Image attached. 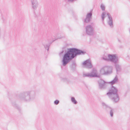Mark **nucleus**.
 Instances as JSON below:
<instances>
[{
  "instance_id": "b1692460",
  "label": "nucleus",
  "mask_w": 130,
  "mask_h": 130,
  "mask_svg": "<svg viewBox=\"0 0 130 130\" xmlns=\"http://www.w3.org/2000/svg\"><path fill=\"white\" fill-rule=\"evenodd\" d=\"M57 37L56 38H55L56 40L57 39H60L63 37V36H62L61 37H59V35H58L57 36Z\"/></svg>"
},
{
  "instance_id": "dca6fc26",
  "label": "nucleus",
  "mask_w": 130,
  "mask_h": 130,
  "mask_svg": "<svg viewBox=\"0 0 130 130\" xmlns=\"http://www.w3.org/2000/svg\"><path fill=\"white\" fill-rule=\"evenodd\" d=\"M118 80V79L117 76L116 75L114 79L110 82V83L112 85L115 84Z\"/></svg>"
},
{
  "instance_id": "ddd939ff",
  "label": "nucleus",
  "mask_w": 130,
  "mask_h": 130,
  "mask_svg": "<svg viewBox=\"0 0 130 130\" xmlns=\"http://www.w3.org/2000/svg\"><path fill=\"white\" fill-rule=\"evenodd\" d=\"M91 77H97L100 78V75H98L97 74V71L95 69H93L92 71L91 72Z\"/></svg>"
},
{
  "instance_id": "6ab92c4d",
  "label": "nucleus",
  "mask_w": 130,
  "mask_h": 130,
  "mask_svg": "<svg viewBox=\"0 0 130 130\" xmlns=\"http://www.w3.org/2000/svg\"><path fill=\"white\" fill-rule=\"evenodd\" d=\"M83 77H92L90 74L89 73H83Z\"/></svg>"
},
{
  "instance_id": "6e6552de",
  "label": "nucleus",
  "mask_w": 130,
  "mask_h": 130,
  "mask_svg": "<svg viewBox=\"0 0 130 130\" xmlns=\"http://www.w3.org/2000/svg\"><path fill=\"white\" fill-rule=\"evenodd\" d=\"M99 88L101 89H105L106 87V82L104 80L100 79L98 81Z\"/></svg>"
},
{
  "instance_id": "7ed1b4c3",
  "label": "nucleus",
  "mask_w": 130,
  "mask_h": 130,
  "mask_svg": "<svg viewBox=\"0 0 130 130\" xmlns=\"http://www.w3.org/2000/svg\"><path fill=\"white\" fill-rule=\"evenodd\" d=\"M106 94L114 103H116L119 102V98L118 94V90L115 87L112 86Z\"/></svg>"
},
{
  "instance_id": "393cba45",
  "label": "nucleus",
  "mask_w": 130,
  "mask_h": 130,
  "mask_svg": "<svg viewBox=\"0 0 130 130\" xmlns=\"http://www.w3.org/2000/svg\"><path fill=\"white\" fill-rule=\"evenodd\" d=\"M77 0H67L68 2H73V1H76Z\"/></svg>"
},
{
  "instance_id": "1a4fd4ad",
  "label": "nucleus",
  "mask_w": 130,
  "mask_h": 130,
  "mask_svg": "<svg viewBox=\"0 0 130 130\" xmlns=\"http://www.w3.org/2000/svg\"><path fill=\"white\" fill-rule=\"evenodd\" d=\"M92 14L91 11L88 13L86 16V18L84 20V22L86 23H89L91 21L92 18Z\"/></svg>"
},
{
  "instance_id": "a211bd4d",
  "label": "nucleus",
  "mask_w": 130,
  "mask_h": 130,
  "mask_svg": "<svg viewBox=\"0 0 130 130\" xmlns=\"http://www.w3.org/2000/svg\"><path fill=\"white\" fill-rule=\"evenodd\" d=\"M71 99L72 102L74 104H76L77 103V102L75 100L74 97H71Z\"/></svg>"
},
{
  "instance_id": "423d86ee",
  "label": "nucleus",
  "mask_w": 130,
  "mask_h": 130,
  "mask_svg": "<svg viewBox=\"0 0 130 130\" xmlns=\"http://www.w3.org/2000/svg\"><path fill=\"white\" fill-rule=\"evenodd\" d=\"M86 34L89 36H92L94 34V28L91 25H88L85 27Z\"/></svg>"
},
{
  "instance_id": "0eeeda50",
  "label": "nucleus",
  "mask_w": 130,
  "mask_h": 130,
  "mask_svg": "<svg viewBox=\"0 0 130 130\" xmlns=\"http://www.w3.org/2000/svg\"><path fill=\"white\" fill-rule=\"evenodd\" d=\"M103 106L104 107L107 111L109 112L111 117H112L113 115L114 109L106 105L104 103H102Z\"/></svg>"
},
{
  "instance_id": "2eb2a0df",
  "label": "nucleus",
  "mask_w": 130,
  "mask_h": 130,
  "mask_svg": "<svg viewBox=\"0 0 130 130\" xmlns=\"http://www.w3.org/2000/svg\"><path fill=\"white\" fill-rule=\"evenodd\" d=\"M42 43L45 48L46 50H47V51H48L50 44H47V43H45L44 40L42 41Z\"/></svg>"
},
{
  "instance_id": "aec40b11",
  "label": "nucleus",
  "mask_w": 130,
  "mask_h": 130,
  "mask_svg": "<svg viewBox=\"0 0 130 130\" xmlns=\"http://www.w3.org/2000/svg\"><path fill=\"white\" fill-rule=\"evenodd\" d=\"M105 13L103 12L102 13V20L103 23H104V20L105 17Z\"/></svg>"
},
{
  "instance_id": "f8f14e48",
  "label": "nucleus",
  "mask_w": 130,
  "mask_h": 130,
  "mask_svg": "<svg viewBox=\"0 0 130 130\" xmlns=\"http://www.w3.org/2000/svg\"><path fill=\"white\" fill-rule=\"evenodd\" d=\"M107 15L109 19V21L107 22L108 24L111 27H113V22L112 18L111 15L109 13H107Z\"/></svg>"
},
{
  "instance_id": "412c9836",
  "label": "nucleus",
  "mask_w": 130,
  "mask_h": 130,
  "mask_svg": "<svg viewBox=\"0 0 130 130\" xmlns=\"http://www.w3.org/2000/svg\"><path fill=\"white\" fill-rule=\"evenodd\" d=\"M115 67L117 71H118L120 69V67L118 65H116Z\"/></svg>"
},
{
  "instance_id": "a878e982",
  "label": "nucleus",
  "mask_w": 130,
  "mask_h": 130,
  "mask_svg": "<svg viewBox=\"0 0 130 130\" xmlns=\"http://www.w3.org/2000/svg\"><path fill=\"white\" fill-rule=\"evenodd\" d=\"M64 51L62 50L59 53V55L60 56H61L62 54L64 52Z\"/></svg>"
},
{
  "instance_id": "5701e85b",
  "label": "nucleus",
  "mask_w": 130,
  "mask_h": 130,
  "mask_svg": "<svg viewBox=\"0 0 130 130\" xmlns=\"http://www.w3.org/2000/svg\"><path fill=\"white\" fill-rule=\"evenodd\" d=\"M101 7L102 11H104L105 10V7L104 6L103 4H101Z\"/></svg>"
},
{
  "instance_id": "9d476101",
  "label": "nucleus",
  "mask_w": 130,
  "mask_h": 130,
  "mask_svg": "<svg viewBox=\"0 0 130 130\" xmlns=\"http://www.w3.org/2000/svg\"><path fill=\"white\" fill-rule=\"evenodd\" d=\"M32 7L34 10L37 8L38 6V3L37 0H31Z\"/></svg>"
},
{
  "instance_id": "20e7f679",
  "label": "nucleus",
  "mask_w": 130,
  "mask_h": 130,
  "mask_svg": "<svg viewBox=\"0 0 130 130\" xmlns=\"http://www.w3.org/2000/svg\"><path fill=\"white\" fill-rule=\"evenodd\" d=\"M102 58L103 60L106 61H110L115 64L118 63L119 61L118 57L116 56L115 54H108L107 56L104 55L103 56Z\"/></svg>"
},
{
  "instance_id": "f3484780",
  "label": "nucleus",
  "mask_w": 130,
  "mask_h": 130,
  "mask_svg": "<svg viewBox=\"0 0 130 130\" xmlns=\"http://www.w3.org/2000/svg\"><path fill=\"white\" fill-rule=\"evenodd\" d=\"M61 79L63 82H66L67 83H68L70 82V80L69 79L67 78L66 77L62 78Z\"/></svg>"
},
{
  "instance_id": "4468645a",
  "label": "nucleus",
  "mask_w": 130,
  "mask_h": 130,
  "mask_svg": "<svg viewBox=\"0 0 130 130\" xmlns=\"http://www.w3.org/2000/svg\"><path fill=\"white\" fill-rule=\"evenodd\" d=\"M76 64L75 60L73 61L72 64L70 66L71 70L73 71H75L76 69Z\"/></svg>"
},
{
  "instance_id": "39448f33",
  "label": "nucleus",
  "mask_w": 130,
  "mask_h": 130,
  "mask_svg": "<svg viewBox=\"0 0 130 130\" xmlns=\"http://www.w3.org/2000/svg\"><path fill=\"white\" fill-rule=\"evenodd\" d=\"M100 72L102 75H107L112 73V68L111 67L105 66L101 69Z\"/></svg>"
},
{
  "instance_id": "bb28decb",
  "label": "nucleus",
  "mask_w": 130,
  "mask_h": 130,
  "mask_svg": "<svg viewBox=\"0 0 130 130\" xmlns=\"http://www.w3.org/2000/svg\"><path fill=\"white\" fill-rule=\"evenodd\" d=\"M91 25L93 27V26L94 25V23H91Z\"/></svg>"
},
{
  "instance_id": "cd10ccee",
  "label": "nucleus",
  "mask_w": 130,
  "mask_h": 130,
  "mask_svg": "<svg viewBox=\"0 0 130 130\" xmlns=\"http://www.w3.org/2000/svg\"><path fill=\"white\" fill-rule=\"evenodd\" d=\"M55 40H53V42Z\"/></svg>"
},
{
  "instance_id": "4be33fe9",
  "label": "nucleus",
  "mask_w": 130,
  "mask_h": 130,
  "mask_svg": "<svg viewBox=\"0 0 130 130\" xmlns=\"http://www.w3.org/2000/svg\"><path fill=\"white\" fill-rule=\"evenodd\" d=\"M59 101L58 100H56L54 102V104L56 105H57L59 103Z\"/></svg>"
},
{
  "instance_id": "9b49d317",
  "label": "nucleus",
  "mask_w": 130,
  "mask_h": 130,
  "mask_svg": "<svg viewBox=\"0 0 130 130\" xmlns=\"http://www.w3.org/2000/svg\"><path fill=\"white\" fill-rule=\"evenodd\" d=\"M83 64L84 66H86L89 68H91L92 67L91 61L89 59H87L84 61L83 63Z\"/></svg>"
},
{
  "instance_id": "f257e3e1",
  "label": "nucleus",
  "mask_w": 130,
  "mask_h": 130,
  "mask_svg": "<svg viewBox=\"0 0 130 130\" xmlns=\"http://www.w3.org/2000/svg\"><path fill=\"white\" fill-rule=\"evenodd\" d=\"M36 91L35 90L24 91L18 96L17 95H14V97L10 98L12 105L17 109L19 111L21 110L20 107L16 103V99L15 98H19L20 100L25 102H29L34 100L36 97Z\"/></svg>"
},
{
  "instance_id": "f03ea898",
  "label": "nucleus",
  "mask_w": 130,
  "mask_h": 130,
  "mask_svg": "<svg viewBox=\"0 0 130 130\" xmlns=\"http://www.w3.org/2000/svg\"><path fill=\"white\" fill-rule=\"evenodd\" d=\"M86 52L76 48H70L63 56L62 60V65L65 66L73 58L77 55H84Z\"/></svg>"
}]
</instances>
